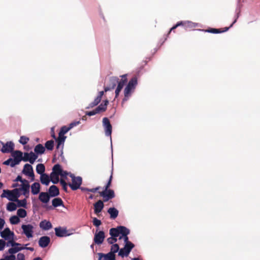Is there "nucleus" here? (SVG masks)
I'll list each match as a JSON object with an SVG mask.
<instances>
[{
    "instance_id": "obj_1",
    "label": "nucleus",
    "mask_w": 260,
    "mask_h": 260,
    "mask_svg": "<svg viewBox=\"0 0 260 260\" xmlns=\"http://www.w3.org/2000/svg\"><path fill=\"white\" fill-rule=\"evenodd\" d=\"M130 230L125 226L120 225L115 228H111L109 234L111 237L107 239L109 244H114L118 240L123 244H133L128 240L127 235L129 234Z\"/></svg>"
},
{
    "instance_id": "obj_2",
    "label": "nucleus",
    "mask_w": 260,
    "mask_h": 260,
    "mask_svg": "<svg viewBox=\"0 0 260 260\" xmlns=\"http://www.w3.org/2000/svg\"><path fill=\"white\" fill-rule=\"evenodd\" d=\"M137 83V78L136 77H133L129 80L128 84L124 89V98L123 99L122 103L128 100V98L131 95L132 92L135 89Z\"/></svg>"
},
{
    "instance_id": "obj_3",
    "label": "nucleus",
    "mask_w": 260,
    "mask_h": 260,
    "mask_svg": "<svg viewBox=\"0 0 260 260\" xmlns=\"http://www.w3.org/2000/svg\"><path fill=\"white\" fill-rule=\"evenodd\" d=\"M70 176L72 178V183H69V186L73 190H76L80 188L82 182L81 177H75L74 174L70 173Z\"/></svg>"
},
{
    "instance_id": "obj_4",
    "label": "nucleus",
    "mask_w": 260,
    "mask_h": 260,
    "mask_svg": "<svg viewBox=\"0 0 260 260\" xmlns=\"http://www.w3.org/2000/svg\"><path fill=\"white\" fill-rule=\"evenodd\" d=\"M1 235L5 240L8 241L7 244H18L13 241L14 233L10 231L9 228H6L1 233Z\"/></svg>"
},
{
    "instance_id": "obj_5",
    "label": "nucleus",
    "mask_w": 260,
    "mask_h": 260,
    "mask_svg": "<svg viewBox=\"0 0 260 260\" xmlns=\"http://www.w3.org/2000/svg\"><path fill=\"white\" fill-rule=\"evenodd\" d=\"M100 196L103 198L104 202L115 197V193L113 190L110 189H104L102 191L99 192Z\"/></svg>"
},
{
    "instance_id": "obj_6",
    "label": "nucleus",
    "mask_w": 260,
    "mask_h": 260,
    "mask_svg": "<svg viewBox=\"0 0 260 260\" xmlns=\"http://www.w3.org/2000/svg\"><path fill=\"white\" fill-rule=\"evenodd\" d=\"M4 192H7V198L9 200L15 202L17 200V199L20 196L19 189L17 188L14 189L12 191L9 190H4Z\"/></svg>"
},
{
    "instance_id": "obj_7",
    "label": "nucleus",
    "mask_w": 260,
    "mask_h": 260,
    "mask_svg": "<svg viewBox=\"0 0 260 260\" xmlns=\"http://www.w3.org/2000/svg\"><path fill=\"white\" fill-rule=\"evenodd\" d=\"M103 125L104 127L106 136L111 137L112 126L110 123L109 119L108 118L104 117L103 119Z\"/></svg>"
},
{
    "instance_id": "obj_8",
    "label": "nucleus",
    "mask_w": 260,
    "mask_h": 260,
    "mask_svg": "<svg viewBox=\"0 0 260 260\" xmlns=\"http://www.w3.org/2000/svg\"><path fill=\"white\" fill-rule=\"evenodd\" d=\"M12 156L14 157L13 163L12 166H16L19 164L20 162L22 160L23 153L21 151L15 150L12 152Z\"/></svg>"
},
{
    "instance_id": "obj_9",
    "label": "nucleus",
    "mask_w": 260,
    "mask_h": 260,
    "mask_svg": "<svg viewBox=\"0 0 260 260\" xmlns=\"http://www.w3.org/2000/svg\"><path fill=\"white\" fill-rule=\"evenodd\" d=\"M22 173L31 178V181L35 180V175L33 171L32 167L28 164H26L24 166Z\"/></svg>"
},
{
    "instance_id": "obj_10",
    "label": "nucleus",
    "mask_w": 260,
    "mask_h": 260,
    "mask_svg": "<svg viewBox=\"0 0 260 260\" xmlns=\"http://www.w3.org/2000/svg\"><path fill=\"white\" fill-rule=\"evenodd\" d=\"M38 158V155L33 152L30 153L25 152L24 156H22V160L24 161H28L31 164H33Z\"/></svg>"
},
{
    "instance_id": "obj_11",
    "label": "nucleus",
    "mask_w": 260,
    "mask_h": 260,
    "mask_svg": "<svg viewBox=\"0 0 260 260\" xmlns=\"http://www.w3.org/2000/svg\"><path fill=\"white\" fill-rule=\"evenodd\" d=\"M135 245H124V247L119 250L118 255L122 257L128 256Z\"/></svg>"
},
{
    "instance_id": "obj_12",
    "label": "nucleus",
    "mask_w": 260,
    "mask_h": 260,
    "mask_svg": "<svg viewBox=\"0 0 260 260\" xmlns=\"http://www.w3.org/2000/svg\"><path fill=\"white\" fill-rule=\"evenodd\" d=\"M55 235L58 237H64L69 236L70 234L68 233L66 228L61 226L57 227L54 229Z\"/></svg>"
},
{
    "instance_id": "obj_13",
    "label": "nucleus",
    "mask_w": 260,
    "mask_h": 260,
    "mask_svg": "<svg viewBox=\"0 0 260 260\" xmlns=\"http://www.w3.org/2000/svg\"><path fill=\"white\" fill-rule=\"evenodd\" d=\"M14 149V144L11 142H7L5 144H3V147L1 149V151L3 153H10L12 152Z\"/></svg>"
},
{
    "instance_id": "obj_14",
    "label": "nucleus",
    "mask_w": 260,
    "mask_h": 260,
    "mask_svg": "<svg viewBox=\"0 0 260 260\" xmlns=\"http://www.w3.org/2000/svg\"><path fill=\"white\" fill-rule=\"evenodd\" d=\"M23 232L28 238L32 237L33 226L31 224H23L21 226Z\"/></svg>"
},
{
    "instance_id": "obj_15",
    "label": "nucleus",
    "mask_w": 260,
    "mask_h": 260,
    "mask_svg": "<svg viewBox=\"0 0 260 260\" xmlns=\"http://www.w3.org/2000/svg\"><path fill=\"white\" fill-rule=\"evenodd\" d=\"M236 22V19L234 21V22L231 24V25L229 27H225L223 29H217V28H209L207 30H206L205 31L206 32L213 33V34H219V33L223 32L228 31L230 27H232L233 24Z\"/></svg>"
},
{
    "instance_id": "obj_16",
    "label": "nucleus",
    "mask_w": 260,
    "mask_h": 260,
    "mask_svg": "<svg viewBox=\"0 0 260 260\" xmlns=\"http://www.w3.org/2000/svg\"><path fill=\"white\" fill-rule=\"evenodd\" d=\"M104 201L99 200L93 204L94 212L97 215L102 211L104 207Z\"/></svg>"
},
{
    "instance_id": "obj_17",
    "label": "nucleus",
    "mask_w": 260,
    "mask_h": 260,
    "mask_svg": "<svg viewBox=\"0 0 260 260\" xmlns=\"http://www.w3.org/2000/svg\"><path fill=\"white\" fill-rule=\"evenodd\" d=\"M30 185L27 180L24 179L23 183H22L20 190L23 191V194L28 197L29 193Z\"/></svg>"
},
{
    "instance_id": "obj_18",
    "label": "nucleus",
    "mask_w": 260,
    "mask_h": 260,
    "mask_svg": "<svg viewBox=\"0 0 260 260\" xmlns=\"http://www.w3.org/2000/svg\"><path fill=\"white\" fill-rule=\"evenodd\" d=\"M99 255L98 260H115V255L112 253L109 252L107 254L99 253Z\"/></svg>"
},
{
    "instance_id": "obj_19",
    "label": "nucleus",
    "mask_w": 260,
    "mask_h": 260,
    "mask_svg": "<svg viewBox=\"0 0 260 260\" xmlns=\"http://www.w3.org/2000/svg\"><path fill=\"white\" fill-rule=\"evenodd\" d=\"M110 86L105 87L104 90L105 92H107L109 90H110L111 89H114L117 83L118 82V78L116 77H112L110 78Z\"/></svg>"
},
{
    "instance_id": "obj_20",
    "label": "nucleus",
    "mask_w": 260,
    "mask_h": 260,
    "mask_svg": "<svg viewBox=\"0 0 260 260\" xmlns=\"http://www.w3.org/2000/svg\"><path fill=\"white\" fill-rule=\"evenodd\" d=\"M105 238V233L103 231H100L95 234L94 241L95 244H102Z\"/></svg>"
},
{
    "instance_id": "obj_21",
    "label": "nucleus",
    "mask_w": 260,
    "mask_h": 260,
    "mask_svg": "<svg viewBox=\"0 0 260 260\" xmlns=\"http://www.w3.org/2000/svg\"><path fill=\"white\" fill-rule=\"evenodd\" d=\"M48 193L50 197H56L59 194V189L56 186L53 185L49 187Z\"/></svg>"
},
{
    "instance_id": "obj_22",
    "label": "nucleus",
    "mask_w": 260,
    "mask_h": 260,
    "mask_svg": "<svg viewBox=\"0 0 260 260\" xmlns=\"http://www.w3.org/2000/svg\"><path fill=\"white\" fill-rule=\"evenodd\" d=\"M104 94V91H101L99 92V95L98 96L94 99V101L91 102L89 104V107L91 108H93V107L98 105L101 102L102 96Z\"/></svg>"
},
{
    "instance_id": "obj_23",
    "label": "nucleus",
    "mask_w": 260,
    "mask_h": 260,
    "mask_svg": "<svg viewBox=\"0 0 260 260\" xmlns=\"http://www.w3.org/2000/svg\"><path fill=\"white\" fill-rule=\"evenodd\" d=\"M104 94V91H101L99 92V95L98 96L94 99V101L91 102L89 104V107L91 108H93V107L98 105L101 102L102 96Z\"/></svg>"
},
{
    "instance_id": "obj_24",
    "label": "nucleus",
    "mask_w": 260,
    "mask_h": 260,
    "mask_svg": "<svg viewBox=\"0 0 260 260\" xmlns=\"http://www.w3.org/2000/svg\"><path fill=\"white\" fill-rule=\"evenodd\" d=\"M50 196L48 192H41L39 197V199L43 203H47L50 200Z\"/></svg>"
},
{
    "instance_id": "obj_25",
    "label": "nucleus",
    "mask_w": 260,
    "mask_h": 260,
    "mask_svg": "<svg viewBox=\"0 0 260 260\" xmlns=\"http://www.w3.org/2000/svg\"><path fill=\"white\" fill-rule=\"evenodd\" d=\"M108 213L110 214V217L112 219H115L118 215V210L114 207H111L108 209Z\"/></svg>"
},
{
    "instance_id": "obj_26",
    "label": "nucleus",
    "mask_w": 260,
    "mask_h": 260,
    "mask_svg": "<svg viewBox=\"0 0 260 260\" xmlns=\"http://www.w3.org/2000/svg\"><path fill=\"white\" fill-rule=\"evenodd\" d=\"M52 226L51 223L46 220H43L40 223V227L43 230H48L51 229Z\"/></svg>"
},
{
    "instance_id": "obj_27",
    "label": "nucleus",
    "mask_w": 260,
    "mask_h": 260,
    "mask_svg": "<svg viewBox=\"0 0 260 260\" xmlns=\"http://www.w3.org/2000/svg\"><path fill=\"white\" fill-rule=\"evenodd\" d=\"M35 154H43L45 151V148L41 144L37 145L34 149Z\"/></svg>"
},
{
    "instance_id": "obj_28",
    "label": "nucleus",
    "mask_w": 260,
    "mask_h": 260,
    "mask_svg": "<svg viewBox=\"0 0 260 260\" xmlns=\"http://www.w3.org/2000/svg\"><path fill=\"white\" fill-rule=\"evenodd\" d=\"M40 181L43 184L48 185L50 182V179L48 175L43 174L41 175Z\"/></svg>"
},
{
    "instance_id": "obj_29",
    "label": "nucleus",
    "mask_w": 260,
    "mask_h": 260,
    "mask_svg": "<svg viewBox=\"0 0 260 260\" xmlns=\"http://www.w3.org/2000/svg\"><path fill=\"white\" fill-rule=\"evenodd\" d=\"M31 193L33 194H37L40 192V185L38 182H35L31 186Z\"/></svg>"
},
{
    "instance_id": "obj_30",
    "label": "nucleus",
    "mask_w": 260,
    "mask_h": 260,
    "mask_svg": "<svg viewBox=\"0 0 260 260\" xmlns=\"http://www.w3.org/2000/svg\"><path fill=\"white\" fill-rule=\"evenodd\" d=\"M52 206L54 207H57L59 206H63V202L62 199L60 198H57L54 199L52 201Z\"/></svg>"
},
{
    "instance_id": "obj_31",
    "label": "nucleus",
    "mask_w": 260,
    "mask_h": 260,
    "mask_svg": "<svg viewBox=\"0 0 260 260\" xmlns=\"http://www.w3.org/2000/svg\"><path fill=\"white\" fill-rule=\"evenodd\" d=\"M126 76L127 75L126 74L123 75L121 76V79L120 81L118 80V82L117 83V86L120 87V88L121 89L123 88L124 85L127 81Z\"/></svg>"
},
{
    "instance_id": "obj_32",
    "label": "nucleus",
    "mask_w": 260,
    "mask_h": 260,
    "mask_svg": "<svg viewBox=\"0 0 260 260\" xmlns=\"http://www.w3.org/2000/svg\"><path fill=\"white\" fill-rule=\"evenodd\" d=\"M62 170L60 165L59 164H56L53 167L52 173L60 175Z\"/></svg>"
},
{
    "instance_id": "obj_33",
    "label": "nucleus",
    "mask_w": 260,
    "mask_h": 260,
    "mask_svg": "<svg viewBox=\"0 0 260 260\" xmlns=\"http://www.w3.org/2000/svg\"><path fill=\"white\" fill-rule=\"evenodd\" d=\"M45 166L42 164H39L36 167V171L39 174L42 175L44 174V172H45Z\"/></svg>"
},
{
    "instance_id": "obj_34",
    "label": "nucleus",
    "mask_w": 260,
    "mask_h": 260,
    "mask_svg": "<svg viewBox=\"0 0 260 260\" xmlns=\"http://www.w3.org/2000/svg\"><path fill=\"white\" fill-rule=\"evenodd\" d=\"M59 175H58L51 173L50 176V181H51L53 184H57L59 181Z\"/></svg>"
},
{
    "instance_id": "obj_35",
    "label": "nucleus",
    "mask_w": 260,
    "mask_h": 260,
    "mask_svg": "<svg viewBox=\"0 0 260 260\" xmlns=\"http://www.w3.org/2000/svg\"><path fill=\"white\" fill-rule=\"evenodd\" d=\"M44 147L48 150H52L54 148V141L53 140L47 141L45 144Z\"/></svg>"
},
{
    "instance_id": "obj_36",
    "label": "nucleus",
    "mask_w": 260,
    "mask_h": 260,
    "mask_svg": "<svg viewBox=\"0 0 260 260\" xmlns=\"http://www.w3.org/2000/svg\"><path fill=\"white\" fill-rule=\"evenodd\" d=\"M17 205L13 202H9L7 205V209L9 211H15L17 208Z\"/></svg>"
},
{
    "instance_id": "obj_37",
    "label": "nucleus",
    "mask_w": 260,
    "mask_h": 260,
    "mask_svg": "<svg viewBox=\"0 0 260 260\" xmlns=\"http://www.w3.org/2000/svg\"><path fill=\"white\" fill-rule=\"evenodd\" d=\"M50 239L48 236H43L40 238L39 241V244H49Z\"/></svg>"
},
{
    "instance_id": "obj_38",
    "label": "nucleus",
    "mask_w": 260,
    "mask_h": 260,
    "mask_svg": "<svg viewBox=\"0 0 260 260\" xmlns=\"http://www.w3.org/2000/svg\"><path fill=\"white\" fill-rule=\"evenodd\" d=\"M181 26L184 27L185 28H191L194 26L193 23L190 21H180Z\"/></svg>"
},
{
    "instance_id": "obj_39",
    "label": "nucleus",
    "mask_w": 260,
    "mask_h": 260,
    "mask_svg": "<svg viewBox=\"0 0 260 260\" xmlns=\"http://www.w3.org/2000/svg\"><path fill=\"white\" fill-rule=\"evenodd\" d=\"M15 202L17 203V207H22L25 208L26 206L27 201L25 199L21 200H18V199H17V200H16Z\"/></svg>"
},
{
    "instance_id": "obj_40",
    "label": "nucleus",
    "mask_w": 260,
    "mask_h": 260,
    "mask_svg": "<svg viewBox=\"0 0 260 260\" xmlns=\"http://www.w3.org/2000/svg\"><path fill=\"white\" fill-rule=\"evenodd\" d=\"M12 247L10 248L8 250V252L12 255H14V254L17 253L18 252L20 251V249H18V246H11Z\"/></svg>"
},
{
    "instance_id": "obj_41",
    "label": "nucleus",
    "mask_w": 260,
    "mask_h": 260,
    "mask_svg": "<svg viewBox=\"0 0 260 260\" xmlns=\"http://www.w3.org/2000/svg\"><path fill=\"white\" fill-rule=\"evenodd\" d=\"M17 214L18 216L21 218H24L27 215L26 210L21 208L17 210Z\"/></svg>"
},
{
    "instance_id": "obj_42",
    "label": "nucleus",
    "mask_w": 260,
    "mask_h": 260,
    "mask_svg": "<svg viewBox=\"0 0 260 260\" xmlns=\"http://www.w3.org/2000/svg\"><path fill=\"white\" fill-rule=\"evenodd\" d=\"M66 137L63 135H61L59 134L58 137L56 139L57 143H58V145H63V144L65 141Z\"/></svg>"
},
{
    "instance_id": "obj_43",
    "label": "nucleus",
    "mask_w": 260,
    "mask_h": 260,
    "mask_svg": "<svg viewBox=\"0 0 260 260\" xmlns=\"http://www.w3.org/2000/svg\"><path fill=\"white\" fill-rule=\"evenodd\" d=\"M10 223L12 224H16L20 221V219L17 216H12L10 219Z\"/></svg>"
},
{
    "instance_id": "obj_44",
    "label": "nucleus",
    "mask_w": 260,
    "mask_h": 260,
    "mask_svg": "<svg viewBox=\"0 0 260 260\" xmlns=\"http://www.w3.org/2000/svg\"><path fill=\"white\" fill-rule=\"evenodd\" d=\"M112 178H113V170L112 169L111 170L110 176L109 177V180H108L107 183L104 187V189H109V188L111 185Z\"/></svg>"
},
{
    "instance_id": "obj_45",
    "label": "nucleus",
    "mask_w": 260,
    "mask_h": 260,
    "mask_svg": "<svg viewBox=\"0 0 260 260\" xmlns=\"http://www.w3.org/2000/svg\"><path fill=\"white\" fill-rule=\"evenodd\" d=\"M119 245H112L111 248V251L109 253H112L113 254H115V253L119 252Z\"/></svg>"
},
{
    "instance_id": "obj_46",
    "label": "nucleus",
    "mask_w": 260,
    "mask_h": 260,
    "mask_svg": "<svg viewBox=\"0 0 260 260\" xmlns=\"http://www.w3.org/2000/svg\"><path fill=\"white\" fill-rule=\"evenodd\" d=\"M70 130V128L69 127V126H63L61 127L59 134H60L61 135L64 136V135L66 134Z\"/></svg>"
},
{
    "instance_id": "obj_47",
    "label": "nucleus",
    "mask_w": 260,
    "mask_h": 260,
    "mask_svg": "<svg viewBox=\"0 0 260 260\" xmlns=\"http://www.w3.org/2000/svg\"><path fill=\"white\" fill-rule=\"evenodd\" d=\"M96 111H98L99 113L105 112L106 110L105 105H104L103 103H102L101 105H100L98 107L96 108Z\"/></svg>"
},
{
    "instance_id": "obj_48",
    "label": "nucleus",
    "mask_w": 260,
    "mask_h": 260,
    "mask_svg": "<svg viewBox=\"0 0 260 260\" xmlns=\"http://www.w3.org/2000/svg\"><path fill=\"white\" fill-rule=\"evenodd\" d=\"M60 183L62 187L63 190L66 192H68V184L66 183V182L62 179H61L60 180Z\"/></svg>"
},
{
    "instance_id": "obj_49",
    "label": "nucleus",
    "mask_w": 260,
    "mask_h": 260,
    "mask_svg": "<svg viewBox=\"0 0 260 260\" xmlns=\"http://www.w3.org/2000/svg\"><path fill=\"white\" fill-rule=\"evenodd\" d=\"M29 141V138L25 137V136H21L20 137V139L19 140V142L22 144V145H25L26 144V143H27V142H28Z\"/></svg>"
},
{
    "instance_id": "obj_50",
    "label": "nucleus",
    "mask_w": 260,
    "mask_h": 260,
    "mask_svg": "<svg viewBox=\"0 0 260 260\" xmlns=\"http://www.w3.org/2000/svg\"><path fill=\"white\" fill-rule=\"evenodd\" d=\"M93 224L95 226H99L101 224L102 222L100 220L97 219L96 218L94 217L93 219Z\"/></svg>"
},
{
    "instance_id": "obj_51",
    "label": "nucleus",
    "mask_w": 260,
    "mask_h": 260,
    "mask_svg": "<svg viewBox=\"0 0 260 260\" xmlns=\"http://www.w3.org/2000/svg\"><path fill=\"white\" fill-rule=\"evenodd\" d=\"M13 163V159L11 158L8 159L7 160L4 162V164L5 165H10L11 167H14L15 166H12Z\"/></svg>"
},
{
    "instance_id": "obj_52",
    "label": "nucleus",
    "mask_w": 260,
    "mask_h": 260,
    "mask_svg": "<svg viewBox=\"0 0 260 260\" xmlns=\"http://www.w3.org/2000/svg\"><path fill=\"white\" fill-rule=\"evenodd\" d=\"M98 113H99V112H98V111H96V109L95 108V109L93 110L92 111L87 112L86 114L87 115L91 116L94 115Z\"/></svg>"
},
{
    "instance_id": "obj_53",
    "label": "nucleus",
    "mask_w": 260,
    "mask_h": 260,
    "mask_svg": "<svg viewBox=\"0 0 260 260\" xmlns=\"http://www.w3.org/2000/svg\"><path fill=\"white\" fill-rule=\"evenodd\" d=\"M16 260H25V256L24 254L19 253L17 255Z\"/></svg>"
},
{
    "instance_id": "obj_54",
    "label": "nucleus",
    "mask_w": 260,
    "mask_h": 260,
    "mask_svg": "<svg viewBox=\"0 0 260 260\" xmlns=\"http://www.w3.org/2000/svg\"><path fill=\"white\" fill-rule=\"evenodd\" d=\"M80 123V121L73 122L69 124V127H70L71 129L73 127L78 125Z\"/></svg>"
},
{
    "instance_id": "obj_55",
    "label": "nucleus",
    "mask_w": 260,
    "mask_h": 260,
    "mask_svg": "<svg viewBox=\"0 0 260 260\" xmlns=\"http://www.w3.org/2000/svg\"><path fill=\"white\" fill-rule=\"evenodd\" d=\"M181 26V23L180 22H177V23L174 26H173L170 30L169 32H168V35H169L172 31H174V29H175L177 27Z\"/></svg>"
},
{
    "instance_id": "obj_56",
    "label": "nucleus",
    "mask_w": 260,
    "mask_h": 260,
    "mask_svg": "<svg viewBox=\"0 0 260 260\" xmlns=\"http://www.w3.org/2000/svg\"><path fill=\"white\" fill-rule=\"evenodd\" d=\"M6 260H15L16 256L15 255L10 254V255L5 257Z\"/></svg>"
},
{
    "instance_id": "obj_57",
    "label": "nucleus",
    "mask_w": 260,
    "mask_h": 260,
    "mask_svg": "<svg viewBox=\"0 0 260 260\" xmlns=\"http://www.w3.org/2000/svg\"><path fill=\"white\" fill-rule=\"evenodd\" d=\"M19 245H0V251L3 250L5 247H9L10 246H19Z\"/></svg>"
},
{
    "instance_id": "obj_58",
    "label": "nucleus",
    "mask_w": 260,
    "mask_h": 260,
    "mask_svg": "<svg viewBox=\"0 0 260 260\" xmlns=\"http://www.w3.org/2000/svg\"><path fill=\"white\" fill-rule=\"evenodd\" d=\"M69 175V173L66 171L62 170L60 176L61 177H66L67 175Z\"/></svg>"
},
{
    "instance_id": "obj_59",
    "label": "nucleus",
    "mask_w": 260,
    "mask_h": 260,
    "mask_svg": "<svg viewBox=\"0 0 260 260\" xmlns=\"http://www.w3.org/2000/svg\"><path fill=\"white\" fill-rule=\"evenodd\" d=\"M121 89H122L120 88V87H118V86L117 87L116 90H115V98H117L118 96Z\"/></svg>"
},
{
    "instance_id": "obj_60",
    "label": "nucleus",
    "mask_w": 260,
    "mask_h": 260,
    "mask_svg": "<svg viewBox=\"0 0 260 260\" xmlns=\"http://www.w3.org/2000/svg\"><path fill=\"white\" fill-rule=\"evenodd\" d=\"M5 223V220L0 218V231L3 228Z\"/></svg>"
},
{
    "instance_id": "obj_61",
    "label": "nucleus",
    "mask_w": 260,
    "mask_h": 260,
    "mask_svg": "<svg viewBox=\"0 0 260 260\" xmlns=\"http://www.w3.org/2000/svg\"><path fill=\"white\" fill-rule=\"evenodd\" d=\"M23 180L24 179H23L21 177V176H18L17 177V178H16V179L15 180V181H20L22 183H23Z\"/></svg>"
},
{
    "instance_id": "obj_62",
    "label": "nucleus",
    "mask_w": 260,
    "mask_h": 260,
    "mask_svg": "<svg viewBox=\"0 0 260 260\" xmlns=\"http://www.w3.org/2000/svg\"><path fill=\"white\" fill-rule=\"evenodd\" d=\"M100 188V186H98L95 188L89 189V191L91 192H95L96 191H98Z\"/></svg>"
},
{
    "instance_id": "obj_63",
    "label": "nucleus",
    "mask_w": 260,
    "mask_h": 260,
    "mask_svg": "<svg viewBox=\"0 0 260 260\" xmlns=\"http://www.w3.org/2000/svg\"><path fill=\"white\" fill-rule=\"evenodd\" d=\"M28 245H21L18 246V249H20V251L23 250V249H26V246Z\"/></svg>"
},
{
    "instance_id": "obj_64",
    "label": "nucleus",
    "mask_w": 260,
    "mask_h": 260,
    "mask_svg": "<svg viewBox=\"0 0 260 260\" xmlns=\"http://www.w3.org/2000/svg\"><path fill=\"white\" fill-rule=\"evenodd\" d=\"M80 188V189H81V190L82 191H89V188H86V187H80V188Z\"/></svg>"
}]
</instances>
